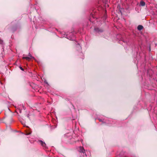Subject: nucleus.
<instances>
[{
  "instance_id": "f257e3e1",
  "label": "nucleus",
  "mask_w": 157,
  "mask_h": 157,
  "mask_svg": "<svg viewBox=\"0 0 157 157\" xmlns=\"http://www.w3.org/2000/svg\"><path fill=\"white\" fill-rule=\"evenodd\" d=\"M67 38L70 40H74L75 39V33L72 32L70 33L69 34H67L66 35Z\"/></svg>"
},
{
  "instance_id": "f03ea898",
  "label": "nucleus",
  "mask_w": 157,
  "mask_h": 157,
  "mask_svg": "<svg viewBox=\"0 0 157 157\" xmlns=\"http://www.w3.org/2000/svg\"><path fill=\"white\" fill-rule=\"evenodd\" d=\"M79 152L82 154L83 156L85 155L86 157H87L86 154L83 147L81 146L79 147Z\"/></svg>"
},
{
  "instance_id": "7ed1b4c3",
  "label": "nucleus",
  "mask_w": 157,
  "mask_h": 157,
  "mask_svg": "<svg viewBox=\"0 0 157 157\" xmlns=\"http://www.w3.org/2000/svg\"><path fill=\"white\" fill-rule=\"evenodd\" d=\"M94 30L96 33H102L103 32V30L102 29H99L98 28H95L94 29Z\"/></svg>"
},
{
  "instance_id": "20e7f679",
  "label": "nucleus",
  "mask_w": 157,
  "mask_h": 157,
  "mask_svg": "<svg viewBox=\"0 0 157 157\" xmlns=\"http://www.w3.org/2000/svg\"><path fill=\"white\" fill-rule=\"evenodd\" d=\"M39 142L40 143L41 145L44 147H46V144L44 142H43L41 140H40L39 141Z\"/></svg>"
},
{
  "instance_id": "39448f33",
  "label": "nucleus",
  "mask_w": 157,
  "mask_h": 157,
  "mask_svg": "<svg viewBox=\"0 0 157 157\" xmlns=\"http://www.w3.org/2000/svg\"><path fill=\"white\" fill-rule=\"evenodd\" d=\"M143 28V27L140 25H139L137 27V29L139 31H140L142 30Z\"/></svg>"
},
{
  "instance_id": "423d86ee",
  "label": "nucleus",
  "mask_w": 157,
  "mask_h": 157,
  "mask_svg": "<svg viewBox=\"0 0 157 157\" xmlns=\"http://www.w3.org/2000/svg\"><path fill=\"white\" fill-rule=\"evenodd\" d=\"M145 5V2L143 1H141L140 2V5L142 6H144Z\"/></svg>"
},
{
  "instance_id": "0eeeda50",
  "label": "nucleus",
  "mask_w": 157,
  "mask_h": 157,
  "mask_svg": "<svg viewBox=\"0 0 157 157\" xmlns=\"http://www.w3.org/2000/svg\"><path fill=\"white\" fill-rule=\"evenodd\" d=\"M22 58L24 59H25L27 60H29L31 59L28 56H23Z\"/></svg>"
},
{
  "instance_id": "6e6552de",
  "label": "nucleus",
  "mask_w": 157,
  "mask_h": 157,
  "mask_svg": "<svg viewBox=\"0 0 157 157\" xmlns=\"http://www.w3.org/2000/svg\"><path fill=\"white\" fill-rule=\"evenodd\" d=\"M76 47L78 48V49L79 50V51L81 50V46L78 44Z\"/></svg>"
},
{
  "instance_id": "1a4fd4ad",
  "label": "nucleus",
  "mask_w": 157,
  "mask_h": 157,
  "mask_svg": "<svg viewBox=\"0 0 157 157\" xmlns=\"http://www.w3.org/2000/svg\"><path fill=\"white\" fill-rule=\"evenodd\" d=\"M29 57L30 58H33V59H34V57H33L31 55V54H30V53H29Z\"/></svg>"
},
{
  "instance_id": "9d476101",
  "label": "nucleus",
  "mask_w": 157,
  "mask_h": 157,
  "mask_svg": "<svg viewBox=\"0 0 157 157\" xmlns=\"http://www.w3.org/2000/svg\"><path fill=\"white\" fill-rule=\"evenodd\" d=\"M98 120H99V121L100 122H103V121L104 120H103L102 119H100V118H98Z\"/></svg>"
},
{
  "instance_id": "9b49d317",
  "label": "nucleus",
  "mask_w": 157,
  "mask_h": 157,
  "mask_svg": "<svg viewBox=\"0 0 157 157\" xmlns=\"http://www.w3.org/2000/svg\"><path fill=\"white\" fill-rule=\"evenodd\" d=\"M3 41L2 40H0V44H3Z\"/></svg>"
},
{
  "instance_id": "f8f14e48",
  "label": "nucleus",
  "mask_w": 157,
  "mask_h": 157,
  "mask_svg": "<svg viewBox=\"0 0 157 157\" xmlns=\"http://www.w3.org/2000/svg\"><path fill=\"white\" fill-rule=\"evenodd\" d=\"M20 69L22 70V71H24V69H23V68L21 67H20Z\"/></svg>"
},
{
  "instance_id": "ddd939ff",
  "label": "nucleus",
  "mask_w": 157,
  "mask_h": 157,
  "mask_svg": "<svg viewBox=\"0 0 157 157\" xmlns=\"http://www.w3.org/2000/svg\"><path fill=\"white\" fill-rule=\"evenodd\" d=\"M44 82L46 84H48V83L47 82V81L46 80L44 81Z\"/></svg>"
},
{
  "instance_id": "4468645a",
  "label": "nucleus",
  "mask_w": 157,
  "mask_h": 157,
  "mask_svg": "<svg viewBox=\"0 0 157 157\" xmlns=\"http://www.w3.org/2000/svg\"><path fill=\"white\" fill-rule=\"evenodd\" d=\"M15 30H14L13 29H12V31L13 32H14L15 31Z\"/></svg>"
},
{
  "instance_id": "2eb2a0df",
  "label": "nucleus",
  "mask_w": 157,
  "mask_h": 157,
  "mask_svg": "<svg viewBox=\"0 0 157 157\" xmlns=\"http://www.w3.org/2000/svg\"><path fill=\"white\" fill-rule=\"evenodd\" d=\"M27 117L28 118H29V114H28L27 116Z\"/></svg>"
},
{
  "instance_id": "dca6fc26",
  "label": "nucleus",
  "mask_w": 157,
  "mask_h": 157,
  "mask_svg": "<svg viewBox=\"0 0 157 157\" xmlns=\"http://www.w3.org/2000/svg\"><path fill=\"white\" fill-rule=\"evenodd\" d=\"M19 112L20 113H21V110H19Z\"/></svg>"
},
{
  "instance_id": "f3484780",
  "label": "nucleus",
  "mask_w": 157,
  "mask_h": 157,
  "mask_svg": "<svg viewBox=\"0 0 157 157\" xmlns=\"http://www.w3.org/2000/svg\"><path fill=\"white\" fill-rule=\"evenodd\" d=\"M83 141V140H81V142H82V141Z\"/></svg>"
},
{
  "instance_id": "a211bd4d",
  "label": "nucleus",
  "mask_w": 157,
  "mask_h": 157,
  "mask_svg": "<svg viewBox=\"0 0 157 157\" xmlns=\"http://www.w3.org/2000/svg\"><path fill=\"white\" fill-rule=\"evenodd\" d=\"M150 50H151V49H150V48L149 50L150 51Z\"/></svg>"
}]
</instances>
